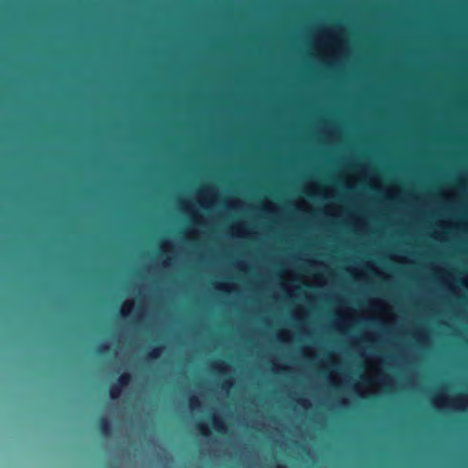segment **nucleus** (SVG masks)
<instances>
[{
	"instance_id": "nucleus-1",
	"label": "nucleus",
	"mask_w": 468,
	"mask_h": 468,
	"mask_svg": "<svg viewBox=\"0 0 468 468\" xmlns=\"http://www.w3.org/2000/svg\"><path fill=\"white\" fill-rule=\"evenodd\" d=\"M97 429L103 437H109L112 434L111 421L105 417L99 419L97 422Z\"/></svg>"
},
{
	"instance_id": "nucleus-2",
	"label": "nucleus",
	"mask_w": 468,
	"mask_h": 468,
	"mask_svg": "<svg viewBox=\"0 0 468 468\" xmlns=\"http://www.w3.org/2000/svg\"><path fill=\"white\" fill-rule=\"evenodd\" d=\"M211 420H212V427L217 432H218L220 434H224L227 432L226 424L220 418L213 415L211 417Z\"/></svg>"
},
{
	"instance_id": "nucleus-3",
	"label": "nucleus",
	"mask_w": 468,
	"mask_h": 468,
	"mask_svg": "<svg viewBox=\"0 0 468 468\" xmlns=\"http://www.w3.org/2000/svg\"><path fill=\"white\" fill-rule=\"evenodd\" d=\"M122 388L121 387V385H118L117 383L111 385L110 389H109L111 399H118L122 393Z\"/></svg>"
},
{
	"instance_id": "nucleus-4",
	"label": "nucleus",
	"mask_w": 468,
	"mask_h": 468,
	"mask_svg": "<svg viewBox=\"0 0 468 468\" xmlns=\"http://www.w3.org/2000/svg\"><path fill=\"white\" fill-rule=\"evenodd\" d=\"M163 350V346H154L148 352V356L152 359H157L161 356Z\"/></svg>"
},
{
	"instance_id": "nucleus-5",
	"label": "nucleus",
	"mask_w": 468,
	"mask_h": 468,
	"mask_svg": "<svg viewBox=\"0 0 468 468\" xmlns=\"http://www.w3.org/2000/svg\"><path fill=\"white\" fill-rule=\"evenodd\" d=\"M132 379V377L129 373H122L119 378L117 384L121 385L122 388L126 387Z\"/></svg>"
},
{
	"instance_id": "nucleus-6",
	"label": "nucleus",
	"mask_w": 468,
	"mask_h": 468,
	"mask_svg": "<svg viewBox=\"0 0 468 468\" xmlns=\"http://www.w3.org/2000/svg\"><path fill=\"white\" fill-rule=\"evenodd\" d=\"M188 404L192 410H197L201 407L200 400L196 396H190L188 398Z\"/></svg>"
},
{
	"instance_id": "nucleus-7",
	"label": "nucleus",
	"mask_w": 468,
	"mask_h": 468,
	"mask_svg": "<svg viewBox=\"0 0 468 468\" xmlns=\"http://www.w3.org/2000/svg\"><path fill=\"white\" fill-rule=\"evenodd\" d=\"M197 427V430L199 431V432L203 436L207 437L210 434V431H209L208 427L206 424L198 423Z\"/></svg>"
},
{
	"instance_id": "nucleus-8",
	"label": "nucleus",
	"mask_w": 468,
	"mask_h": 468,
	"mask_svg": "<svg viewBox=\"0 0 468 468\" xmlns=\"http://www.w3.org/2000/svg\"><path fill=\"white\" fill-rule=\"evenodd\" d=\"M110 350V346L108 344H101L97 349H96V353L100 356L101 355H105L108 351Z\"/></svg>"
},
{
	"instance_id": "nucleus-9",
	"label": "nucleus",
	"mask_w": 468,
	"mask_h": 468,
	"mask_svg": "<svg viewBox=\"0 0 468 468\" xmlns=\"http://www.w3.org/2000/svg\"><path fill=\"white\" fill-rule=\"evenodd\" d=\"M132 307H133V304L131 303H126L124 305V307L122 309V315L128 316Z\"/></svg>"
},
{
	"instance_id": "nucleus-10",
	"label": "nucleus",
	"mask_w": 468,
	"mask_h": 468,
	"mask_svg": "<svg viewBox=\"0 0 468 468\" xmlns=\"http://www.w3.org/2000/svg\"><path fill=\"white\" fill-rule=\"evenodd\" d=\"M232 386V383L230 381H225L222 384V388H230Z\"/></svg>"
},
{
	"instance_id": "nucleus-11",
	"label": "nucleus",
	"mask_w": 468,
	"mask_h": 468,
	"mask_svg": "<svg viewBox=\"0 0 468 468\" xmlns=\"http://www.w3.org/2000/svg\"><path fill=\"white\" fill-rule=\"evenodd\" d=\"M214 367L218 370H221L218 364H215Z\"/></svg>"
},
{
	"instance_id": "nucleus-12",
	"label": "nucleus",
	"mask_w": 468,
	"mask_h": 468,
	"mask_svg": "<svg viewBox=\"0 0 468 468\" xmlns=\"http://www.w3.org/2000/svg\"><path fill=\"white\" fill-rule=\"evenodd\" d=\"M274 468H286L284 465H276Z\"/></svg>"
},
{
	"instance_id": "nucleus-13",
	"label": "nucleus",
	"mask_w": 468,
	"mask_h": 468,
	"mask_svg": "<svg viewBox=\"0 0 468 468\" xmlns=\"http://www.w3.org/2000/svg\"><path fill=\"white\" fill-rule=\"evenodd\" d=\"M369 321H370V322H372V323H373V322H376V320H375V319H369Z\"/></svg>"
}]
</instances>
